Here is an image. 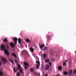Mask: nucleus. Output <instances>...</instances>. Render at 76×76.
Instances as JSON below:
<instances>
[{
  "mask_svg": "<svg viewBox=\"0 0 76 76\" xmlns=\"http://www.w3.org/2000/svg\"><path fill=\"white\" fill-rule=\"evenodd\" d=\"M18 67L16 68V70L17 71H18V69H20V65L19 64H18L17 65Z\"/></svg>",
  "mask_w": 76,
  "mask_h": 76,
  "instance_id": "423d86ee",
  "label": "nucleus"
},
{
  "mask_svg": "<svg viewBox=\"0 0 76 76\" xmlns=\"http://www.w3.org/2000/svg\"><path fill=\"white\" fill-rule=\"evenodd\" d=\"M55 60V58H52L51 59V61H53V62Z\"/></svg>",
  "mask_w": 76,
  "mask_h": 76,
  "instance_id": "b1692460",
  "label": "nucleus"
},
{
  "mask_svg": "<svg viewBox=\"0 0 76 76\" xmlns=\"http://www.w3.org/2000/svg\"><path fill=\"white\" fill-rule=\"evenodd\" d=\"M45 70H48L49 69V65H48V64H46L45 65Z\"/></svg>",
  "mask_w": 76,
  "mask_h": 76,
  "instance_id": "7ed1b4c3",
  "label": "nucleus"
},
{
  "mask_svg": "<svg viewBox=\"0 0 76 76\" xmlns=\"http://www.w3.org/2000/svg\"><path fill=\"white\" fill-rule=\"evenodd\" d=\"M38 75H39V74H38Z\"/></svg>",
  "mask_w": 76,
  "mask_h": 76,
  "instance_id": "ea45409f",
  "label": "nucleus"
},
{
  "mask_svg": "<svg viewBox=\"0 0 76 76\" xmlns=\"http://www.w3.org/2000/svg\"><path fill=\"white\" fill-rule=\"evenodd\" d=\"M1 60L2 61V63L4 64H6L7 63V60L6 58H2Z\"/></svg>",
  "mask_w": 76,
  "mask_h": 76,
  "instance_id": "f03ea898",
  "label": "nucleus"
},
{
  "mask_svg": "<svg viewBox=\"0 0 76 76\" xmlns=\"http://www.w3.org/2000/svg\"><path fill=\"white\" fill-rule=\"evenodd\" d=\"M47 47H45V48H44L43 49V50H47Z\"/></svg>",
  "mask_w": 76,
  "mask_h": 76,
  "instance_id": "c756f323",
  "label": "nucleus"
},
{
  "mask_svg": "<svg viewBox=\"0 0 76 76\" xmlns=\"http://www.w3.org/2000/svg\"><path fill=\"white\" fill-rule=\"evenodd\" d=\"M14 61L16 63H18V62H17V60L16 59H15Z\"/></svg>",
  "mask_w": 76,
  "mask_h": 76,
  "instance_id": "7c9ffc66",
  "label": "nucleus"
},
{
  "mask_svg": "<svg viewBox=\"0 0 76 76\" xmlns=\"http://www.w3.org/2000/svg\"><path fill=\"white\" fill-rule=\"evenodd\" d=\"M3 74V72H1V71H0V76H2Z\"/></svg>",
  "mask_w": 76,
  "mask_h": 76,
  "instance_id": "6ab92c4d",
  "label": "nucleus"
},
{
  "mask_svg": "<svg viewBox=\"0 0 76 76\" xmlns=\"http://www.w3.org/2000/svg\"><path fill=\"white\" fill-rule=\"evenodd\" d=\"M46 38L47 39H50V36L48 35L46 37Z\"/></svg>",
  "mask_w": 76,
  "mask_h": 76,
  "instance_id": "bb28decb",
  "label": "nucleus"
},
{
  "mask_svg": "<svg viewBox=\"0 0 76 76\" xmlns=\"http://www.w3.org/2000/svg\"><path fill=\"white\" fill-rule=\"evenodd\" d=\"M26 42H31V41L28 39H26Z\"/></svg>",
  "mask_w": 76,
  "mask_h": 76,
  "instance_id": "2eb2a0df",
  "label": "nucleus"
},
{
  "mask_svg": "<svg viewBox=\"0 0 76 76\" xmlns=\"http://www.w3.org/2000/svg\"><path fill=\"white\" fill-rule=\"evenodd\" d=\"M25 53H26L27 54H28V52L27 51H25Z\"/></svg>",
  "mask_w": 76,
  "mask_h": 76,
  "instance_id": "f704fd0d",
  "label": "nucleus"
},
{
  "mask_svg": "<svg viewBox=\"0 0 76 76\" xmlns=\"http://www.w3.org/2000/svg\"><path fill=\"white\" fill-rule=\"evenodd\" d=\"M30 72H31V73H33V72H34V68H30Z\"/></svg>",
  "mask_w": 76,
  "mask_h": 76,
  "instance_id": "1a4fd4ad",
  "label": "nucleus"
},
{
  "mask_svg": "<svg viewBox=\"0 0 76 76\" xmlns=\"http://www.w3.org/2000/svg\"><path fill=\"white\" fill-rule=\"evenodd\" d=\"M55 76H58V75H56Z\"/></svg>",
  "mask_w": 76,
  "mask_h": 76,
  "instance_id": "4c0bfd02",
  "label": "nucleus"
},
{
  "mask_svg": "<svg viewBox=\"0 0 76 76\" xmlns=\"http://www.w3.org/2000/svg\"><path fill=\"white\" fill-rule=\"evenodd\" d=\"M66 62H67V60H66Z\"/></svg>",
  "mask_w": 76,
  "mask_h": 76,
  "instance_id": "c9c22d12",
  "label": "nucleus"
},
{
  "mask_svg": "<svg viewBox=\"0 0 76 76\" xmlns=\"http://www.w3.org/2000/svg\"><path fill=\"white\" fill-rule=\"evenodd\" d=\"M12 56H14L15 58H17V56H16V54L14 53H12Z\"/></svg>",
  "mask_w": 76,
  "mask_h": 76,
  "instance_id": "0eeeda50",
  "label": "nucleus"
},
{
  "mask_svg": "<svg viewBox=\"0 0 76 76\" xmlns=\"http://www.w3.org/2000/svg\"><path fill=\"white\" fill-rule=\"evenodd\" d=\"M3 41V42H7V39H4Z\"/></svg>",
  "mask_w": 76,
  "mask_h": 76,
  "instance_id": "aec40b11",
  "label": "nucleus"
},
{
  "mask_svg": "<svg viewBox=\"0 0 76 76\" xmlns=\"http://www.w3.org/2000/svg\"><path fill=\"white\" fill-rule=\"evenodd\" d=\"M45 61L46 63H48L50 61V60L49 59H46L45 60Z\"/></svg>",
  "mask_w": 76,
  "mask_h": 76,
  "instance_id": "9d476101",
  "label": "nucleus"
},
{
  "mask_svg": "<svg viewBox=\"0 0 76 76\" xmlns=\"http://www.w3.org/2000/svg\"><path fill=\"white\" fill-rule=\"evenodd\" d=\"M7 49H8V50H10V47H9V46H7Z\"/></svg>",
  "mask_w": 76,
  "mask_h": 76,
  "instance_id": "a878e982",
  "label": "nucleus"
},
{
  "mask_svg": "<svg viewBox=\"0 0 76 76\" xmlns=\"http://www.w3.org/2000/svg\"><path fill=\"white\" fill-rule=\"evenodd\" d=\"M13 40L15 42V44H17V41H18V39L17 38L15 37L14 38Z\"/></svg>",
  "mask_w": 76,
  "mask_h": 76,
  "instance_id": "20e7f679",
  "label": "nucleus"
},
{
  "mask_svg": "<svg viewBox=\"0 0 76 76\" xmlns=\"http://www.w3.org/2000/svg\"><path fill=\"white\" fill-rule=\"evenodd\" d=\"M5 48H6L5 47V46H4V45H1V51H3V50H4V53H5V54L7 56H9V54L8 51H7V50H5Z\"/></svg>",
  "mask_w": 76,
  "mask_h": 76,
  "instance_id": "f257e3e1",
  "label": "nucleus"
},
{
  "mask_svg": "<svg viewBox=\"0 0 76 76\" xmlns=\"http://www.w3.org/2000/svg\"><path fill=\"white\" fill-rule=\"evenodd\" d=\"M73 73L74 74H76V70L75 69V70H74L73 72Z\"/></svg>",
  "mask_w": 76,
  "mask_h": 76,
  "instance_id": "cd10ccee",
  "label": "nucleus"
},
{
  "mask_svg": "<svg viewBox=\"0 0 76 76\" xmlns=\"http://www.w3.org/2000/svg\"><path fill=\"white\" fill-rule=\"evenodd\" d=\"M36 63L37 64L40 65V62H39V61H36Z\"/></svg>",
  "mask_w": 76,
  "mask_h": 76,
  "instance_id": "5701e85b",
  "label": "nucleus"
},
{
  "mask_svg": "<svg viewBox=\"0 0 76 76\" xmlns=\"http://www.w3.org/2000/svg\"><path fill=\"white\" fill-rule=\"evenodd\" d=\"M10 45L11 47L12 48H14V47H15V45L13 44L12 42H10Z\"/></svg>",
  "mask_w": 76,
  "mask_h": 76,
  "instance_id": "39448f33",
  "label": "nucleus"
},
{
  "mask_svg": "<svg viewBox=\"0 0 76 76\" xmlns=\"http://www.w3.org/2000/svg\"><path fill=\"white\" fill-rule=\"evenodd\" d=\"M63 73L64 75H68V73H67V72L66 71L64 72Z\"/></svg>",
  "mask_w": 76,
  "mask_h": 76,
  "instance_id": "4468645a",
  "label": "nucleus"
},
{
  "mask_svg": "<svg viewBox=\"0 0 76 76\" xmlns=\"http://www.w3.org/2000/svg\"><path fill=\"white\" fill-rule=\"evenodd\" d=\"M58 70H62V67L60 66H58Z\"/></svg>",
  "mask_w": 76,
  "mask_h": 76,
  "instance_id": "9b49d317",
  "label": "nucleus"
},
{
  "mask_svg": "<svg viewBox=\"0 0 76 76\" xmlns=\"http://www.w3.org/2000/svg\"><path fill=\"white\" fill-rule=\"evenodd\" d=\"M23 63H24V64L25 66H28V64L26 63V62H24Z\"/></svg>",
  "mask_w": 76,
  "mask_h": 76,
  "instance_id": "4be33fe9",
  "label": "nucleus"
},
{
  "mask_svg": "<svg viewBox=\"0 0 76 76\" xmlns=\"http://www.w3.org/2000/svg\"><path fill=\"white\" fill-rule=\"evenodd\" d=\"M49 64L50 66H51V62H49Z\"/></svg>",
  "mask_w": 76,
  "mask_h": 76,
  "instance_id": "72a5a7b5",
  "label": "nucleus"
},
{
  "mask_svg": "<svg viewBox=\"0 0 76 76\" xmlns=\"http://www.w3.org/2000/svg\"><path fill=\"white\" fill-rule=\"evenodd\" d=\"M21 39H20V38H19L18 39V43L20 45V44H21L20 42H21Z\"/></svg>",
  "mask_w": 76,
  "mask_h": 76,
  "instance_id": "6e6552de",
  "label": "nucleus"
},
{
  "mask_svg": "<svg viewBox=\"0 0 76 76\" xmlns=\"http://www.w3.org/2000/svg\"><path fill=\"white\" fill-rule=\"evenodd\" d=\"M24 68H25V69H28V68H27V67L25 66H23Z\"/></svg>",
  "mask_w": 76,
  "mask_h": 76,
  "instance_id": "2f4dec72",
  "label": "nucleus"
},
{
  "mask_svg": "<svg viewBox=\"0 0 76 76\" xmlns=\"http://www.w3.org/2000/svg\"><path fill=\"white\" fill-rule=\"evenodd\" d=\"M75 76H76V75H75Z\"/></svg>",
  "mask_w": 76,
  "mask_h": 76,
  "instance_id": "58836bf2",
  "label": "nucleus"
},
{
  "mask_svg": "<svg viewBox=\"0 0 76 76\" xmlns=\"http://www.w3.org/2000/svg\"><path fill=\"white\" fill-rule=\"evenodd\" d=\"M20 73L21 74H23V71H22V69H21L20 70Z\"/></svg>",
  "mask_w": 76,
  "mask_h": 76,
  "instance_id": "f3484780",
  "label": "nucleus"
},
{
  "mask_svg": "<svg viewBox=\"0 0 76 76\" xmlns=\"http://www.w3.org/2000/svg\"><path fill=\"white\" fill-rule=\"evenodd\" d=\"M46 56H47L46 55V54H44V55H43V57H44V58H45L46 57Z\"/></svg>",
  "mask_w": 76,
  "mask_h": 76,
  "instance_id": "c85d7f7f",
  "label": "nucleus"
},
{
  "mask_svg": "<svg viewBox=\"0 0 76 76\" xmlns=\"http://www.w3.org/2000/svg\"><path fill=\"white\" fill-rule=\"evenodd\" d=\"M10 61L11 62L12 64H14V62H13V61L11 59H10Z\"/></svg>",
  "mask_w": 76,
  "mask_h": 76,
  "instance_id": "ddd939ff",
  "label": "nucleus"
},
{
  "mask_svg": "<svg viewBox=\"0 0 76 76\" xmlns=\"http://www.w3.org/2000/svg\"><path fill=\"white\" fill-rule=\"evenodd\" d=\"M16 75L17 76H20V73L19 72H18L16 73Z\"/></svg>",
  "mask_w": 76,
  "mask_h": 76,
  "instance_id": "a211bd4d",
  "label": "nucleus"
},
{
  "mask_svg": "<svg viewBox=\"0 0 76 76\" xmlns=\"http://www.w3.org/2000/svg\"><path fill=\"white\" fill-rule=\"evenodd\" d=\"M37 58L38 59V60H39V59L38 58Z\"/></svg>",
  "mask_w": 76,
  "mask_h": 76,
  "instance_id": "e433bc0d",
  "label": "nucleus"
},
{
  "mask_svg": "<svg viewBox=\"0 0 76 76\" xmlns=\"http://www.w3.org/2000/svg\"><path fill=\"white\" fill-rule=\"evenodd\" d=\"M13 71L15 73L16 72V67H15L13 69Z\"/></svg>",
  "mask_w": 76,
  "mask_h": 76,
  "instance_id": "412c9836",
  "label": "nucleus"
},
{
  "mask_svg": "<svg viewBox=\"0 0 76 76\" xmlns=\"http://www.w3.org/2000/svg\"><path fill=\"white\" fill-rule=\"evenodd\" d=\"M63 65H64V66H65V65H66V63H65V62H64V63H63Z\"/></svg>",
  "mask_w": 76,
  "mask_h": 76,
  "instance_id": "473e14b6",
  "label": "nucleus"
},
{
  "mask_svg": "<svg viewBox=\"0 0 76 76\" xmlns=\"http://www.w3.org/2000/svg\"><path fill=\"white\" fill-rule=\"evenodd\" d=\"M40 65H39L38 64H37L36 66V67L37 69H39V66H40Z\"/></svg>",
  "mask_w": 76,
  "mask_h": 76,
  "instance_id": "dca6fc26",
  "label": "nucleus"
},
{
  "mask_svg": "<svg viewBox=\"0 0 76 76\" xmlns=\"http://www.w3.org/2000/svg\"><path fill=\"white\" fill-rule=\"evenodd\" d=\"M44 47V45H42L40 46V49H42V48Z\"/></svg>",
  "mask_w": 76,
  "mask_h": 76,
  "instance_id": "f8f14e48",
  "label": "nucleus"
},
{
  "mask_svg": "<svg viewBox=\"0 0 76 76\" xmlns=\"http://www.w3.org/2000/svg\"><path fill=\"white\" fill-rule=\"evenodd\" d=\"M30 50L32 51V52H34V50L33 48H30Z\"/></svg>",
  "mask_w": 76,
  "mask_h": 76,
  "instance_id": "393cba45",
  "label": "nucleus"
}]
</instances>
